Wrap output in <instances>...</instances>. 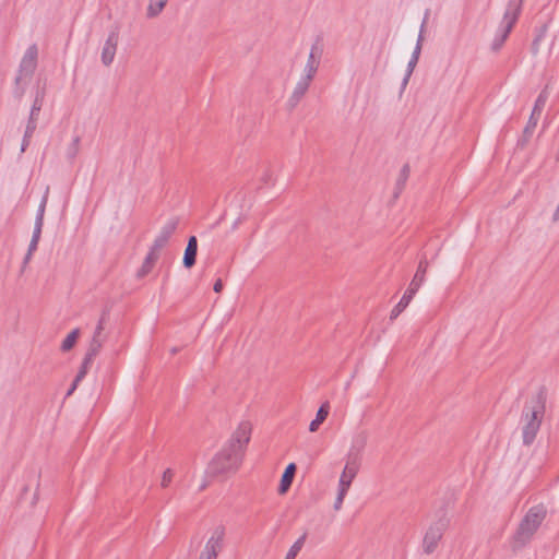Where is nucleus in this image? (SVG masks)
Here are the masks:
<instances>
[{"mask_svg": "<svg viewBox=\"0 0 559 559\" xmlns=\"http://www.w3.org/2000/svg\"><path fill=\"white\" fill-rule=\"evenodd\" d=\"M547 388L540 385L524 404L521 414L523 444L530 447L536 439L546 411Z\"/></svg>", "mask_w": 559, "mask_h": 559, "instance_id": "f257e3e1", "label": "nucleus"}, {"mask_svg": "<svg viewBox=\"0 0 559 559\" xmlns=\"http://www.w3.org/2000/svg\"><path fill=\"white\" fill-rule=\"evenodd\" d=\"M243 456L237 450L224 447L209 462L205 469V477L209 478H226L235 474L241 465Z\"/></svg>", "mask_w": 559, "mask_h": 559, "instance_id": "f03ea898", "label": "nucleus"}, {"mask_svg": "<svg viewBox=\"0 0 559 559\" xmlns=\"http://www.w3.org/2000/svg\"><path fill=\"white\" fill-rule=\"evenodd\" d=\"M545 518L546 509L544 506L538 504L528 509L513 535L512 549L514 551L521 549L531 540Z\"/></svg>", "mask_w": 559, "mask_h": 559, "instance_id": "7ed1b4c3", "label": "nucleus"}, {"mask_svg": "<svg viewBox=\"0 0 559 559\" xmlns=\"http://www.w3.org/2000/svg\"><path fill=\"white\" fill-rule=\"evenodd\" d=\"M522 4L523 0L508 1L501 24L490 46L493 52H498L502 48L506 40L508 39L513 26L515 25L521 14Z\"/></svg>", "mask_w": 559, "mask_h": 559, "instance_id": "20e7f679", "label": "nucleus"}, {"mask_svg": "<svg viewBox=\"0 0 559 559\" xmlns=\"http://www.w3.org/2000/svg\"><path fill=\"white\" fill-rule=\"evenodd\" d=\"M449 523L450 520L448 519L445 511L441 510L437 521L429 525L424 535L423 551L426 555H430L437 549L439 542L441 540L444 532L449 526Z\"/></svg>", "mask_w": 559, "mask_h": 559, "instance_id": "39448f33", "label": "nucleus"}, {"mask_svg": "<svg viewBox=\"0 0 559 559\" xmlns=\"http://www.w3.org/2000/svg\"><path fill=\"white\" fill-rule=\"evenodd\" d=\"M323 55L322 38L318 36L310 48V52L304 69V75L301 78L312 81L320 66V61Z\"/></svg>", "mask_w": 559, "mask_h": 559, "instance_id": "423d86ee", "label": "nucleus"}, {"mask_svg": "<svg viewBox=\"0 0 559 559\" xmlns=\"http://www.w3.org/2000/svg\"><path fill=\"white\" fill-rule=\"evenodd\" d=\"M48 195H49V187H46V190L40 200V203H39V206H38V210L36 213V217H35L34 230H33L31 242L28 245V249H27V252H29V254H33V252L36 251L38 242L40 240L41 230H43V226H44V216H45L46 205L48 202Z\"/></svg>", "mask_w": 559, "mask_h": 559, "instance_id": "0eeeda50", "label": "nucleus"}, {"mask_svg": "<svg viewBox=\"0 0 559 559\" xmlns=\"http://www.w3.org/2000/svg\"><path fill=\"white\" fill-rule=\"evenodd\" d=\"M251 435V425L248 421H242L239 424L236 431L231 435L230 439L226 443V447L237 450L243 456L245 449L250 441Z\"/></svg>", "mask_w": 559, "mask_h": 559, "instance_id": "6e6552de", "label": "nucleus"}, {"mask_svg": "<svg viewBox=\"0 0 559 559\" xmlns=\"http://www.w3.org/2000/svg\"><path fill=\"white\" fill-rule=\"evenodd\" d=\"M224 536V526H217L214 530L212 536L207 539L204 550L201 554L210 558L216 559L219 551L223 549Z\"/></svg>", "mask_w": 559, "mask_h": 559, "instance_id": "1a4fd4ad", "label": "nucleus"}, {"mask_svg": "<svg viewBox=\"0 0 559 559\" xmlns=\"http://www.w3.org/2000/svg\"><path fill=\"white\" fill-rule=\"evenodd\" d=\"M37 56H38L37 46L35 44H33L26 49V51L20 62L17 72H20L21 74H24L25 76L31 78L34 74L36 67H37Z\"/></svg>", "mask_w": 559, "mask_h": 559, "instance_id": "9d476101", "label": "nucleus"}, {"mask_svg": "<svg viewBox=\"0 0 559 559\" xmlns=\"http://www.w3.org/2000/svg\"><path fill=\"white\" fill-rule=\"evenodd\" d=\"M178 225L179 217L169 218L167 223L162 227L159 234L151 246L153 250L159 251L162 248H164L170 239L171 235L176 231Z\"/></svg>", "mask_w": 559, "mask_h": 559, "instance_id": "9b49d317", "label": "nucleus"}, {"mask_svg": "<svg viewBox=\"0 0 559 559\" xmlns=\"http://www.w3.org/2000/svg\"><path fill=\"white\" fill-rule=\"evenodd\" d=\"M360 466V461L355 455H347V461L343 473L340 477L338 486H343V483H346L345 488L350 487L353 479L356 477Z\"/></svg>", "mask_w": 559, "mask_h": 559, "instance_id": "f8f14e48", "label": "nucleus"}, {"mask_svg": "<svg viewBox=\"0 0 559 559\" xmlns=\"http://www.w3.org/2000/svg\"><path fill=\"white\" fill-rule=\"evenodd\" d=\"M118 40V32H110L102 49V62L104 66L108 67L112 63L117 51Z\"/></svg>", "mask_w": 559, "mask_h": 559, "instance_id": "ddd939ff", "label": "nucleus"}, {"mask_svg": "<svg viewBox=\"0 0 559 559\" xmlns=\"http://www.w3.org/2000/svg\"><path fill=\"white\" fill-rule=\"evenodd\" d=\"M311 81L306 80L304 78H300V80L297 82L292 95L289 96L287 100V109L292 111L297 107V105L300 103V100L306 95L307 91L309 90Z\"/></svg>", "mask_w": 559, "mask_h": 559, "instance_id": "4468645a", "label": "nucleus"}, {"mask_svg": "<svg viewBox=\"0 0 559 559\" xmlns=\"http://www.w3.org/2000/svg\"><path fill=\"white\" fill-rule=\"evenodd\" d=\"M104 324H105V317H100V319L95 328V331H94L92 341L90 343V346L87 348V352H86V354H88L93 357H96L98 355V353L103 346V343L105 341V336H103Z\"/></svg>", "mask_w": 559, "mask_h": 559, "instance_id": "2eb2a0df", "label": "nucleus"}, {"mask_svg": "<svg viewBox=\"0 0 559 559\" xmlns=\"http://www.w3.org/2000/svg\"><path fill=\"white\" fill-rule=\"evenodd\" d=\"M198 255V239L195 236H190L188 238L187 247L185 249L182 265L183 267L190 270L197 263Z\"/></svg>", "mask_w": 559, "mask_h": 559, "instance_id": "dca6fc26", "label": "nucleus"}, {"mask_svg": "<svg viewBox=\"0 0 559 559\" xmlns=\"http://www.w3.org/2000/svg\"><path fill=\"white\" fill-rule=\"evenodd\" d=\"M296 471H297V466L295 463H289L286 466V468L281 477V481H280V486H278V493L283 495V493L287 492V490L289 489V487L293 484Z\"/></svg>", "mask_w": 559, "mask_h": 559, "instance_id": "f3484780", "label": "nucleus"}, {"mask_svg": "<svg viewBox=\"0 0 559 559\" xmlns=\"http://www.w3.org/2000/svg\"><path fill=\"white\" fill-rule=\"evenodd\" d=\"M427 259L426 258H423L420 261H419V264H418V267H417V271L408 286L407 289H409V294H416L417 290L419 289L420 285L423 284L424 282V276H425V273H426V269H427Z\"/></svg>", "mask_w": 559, "mask_h": 559, "instance_id": "a211bd4d", "label": "nucleus"}, {"mask_svg": "<svg viewBox=\"0 0 559 559\" xmlns=\"http://www.w3.org/2000/svg\"><path fill=\"white\" fill-rule=\"evenodd\" d=\"M158 257H159L158 251L153 250V248L151 247L148 253L146 254V257L144 259L142 266L140 267V270L136 273V276L141 278V277H144L145 275H147L152 271L155 262L158 260Z\"/></svg>", "mask_w": 559, "mask_h": 559, "instance_id": "6ab92c4d", "label": "nucleus"}, {"mask_svg": "<svg viewBox=\"0 0 559 559\" xmlns=\"http://www.w3.org/2000/svg\"><path fill=\"white\" fill-rule=\"evenodd\" d=\"M329 413H330L329 402L322 403L316 414V418L313 420H311V423L309 425V430L311 432H316L319 429L320 425L326 419V417L329 416Z\"/></svg>", "mask_w": 559, "mask_h": 559, "instance_id": "aec40b11", "label": "nucleus"}, {"mask_svg": "<svg viewBox=\"0 0 559 559\" xmlns=\"http://www.w3.org/2000/svg\"><path fill=\"white\" fill-rule=\"evenodd\" d=\"M409 174H411L409 165L408 164L403 165V167L400 170L396 183H395V188H394V192H393L394 199H397L400 197V194L402 193V191L404 190L406 181L408 180Z\"/></svg>", "mask_w": 559, "mask_h": 559, "instance_id": "412c9836", "label": "nucleus"}, {"mask_svg": "<svg viewBox=\"0 0 559 559\" xmlns=\"http://www.w3.org/2000/svg\"><path fill=\"white\" fill-rule=\"evenodd\" d=\"M366 444H367L366 432L358 433L354 438L352 447H350L347 455H355L358 459V461H360V455H361V452L364 451Z\"/></svg>", "mask_w": 559, "mask_h": 559, "instance_id": "4be33fe9", "label": "nucleus"}, {"mask_svg": "<svg viewBox=\"0 0 559 559\" xmlns=\"http://www.w3.org/2000/svg\"><path fill=\"white\" fill-rule=\"evenodd\" d=\"M549 98V91H548V85H546L542 92L539 93V95L537 96L536 100H535V104H534V107H533V110H532V114L536 115V116H539L542 115L545 106H546V103Z\"/></svg>", "mask_w": 559, "mask_h": 559, "instance_id": "5701e85b", "label": "nucleus"}, {"mask_svg": "<svg viewBox=\"0 0 559 559\" xmlns=\"http://www.w3.org/2000/svg\"><path fill=\"white\" fill-rule=\"evenodd\" d=\"M44 98H45V90H37L35 99L31 107V112H29L31 118L37 119V117L43 108V105H44Z\"/></svg>", "mask_w": 559, "mask_h": 559, "instance_id": "b1692460", "label": "nucleus"}, {"mask_svg": "<svg viewBox=\"0 0 559 559\" xmlns=\"http://www.w3.org/2000/svg\"><path fill=\"white\" fill-rule=\"evenodd\" d=\"M80 333H81L80 329L72 330L67 335V337L62 341L60 349L62 352L71 350L75 346V344H76V342L79 340Z\"/></svg>", "mask_w": 559, "mask_h": 559, "instance_id": "393cba45", "label": "nucleus"}, {"mask_svg": "<svg viewBox=\"0 0 559 559\" xmlns=\"http://www.w3.org/2000/svg\"><path fill=\"white\" fill-rule=\"evenodd\" d=\"M414 296L415 294H409V289H406L403 297L394 306L390 314H401L406 309V307L408 306Z\"/></svg>", "mask_w": 559, "mask_h": 559, "instance_id": "a878e982", "label": "nucleus"}, {"mask_svg": "<svg viewBox=\"0 0 559 559\" xmlns=\"http://www.w3.org/2000/svg\"><path fill=\"white\" fill-rule=\"evenodd\" d=\"M168 0H150L148 7H147V16L148 17H155L157 16L165 5L167 4Z\"/></svg>", "mask_w": 559, "mask_h": 559, "instance_id": "bb28decb", "label": "nucleus"}, {"mask_svg": "<svg viewBox=\"0 0 559 559\" xmlns=\"http://www.w3.org/2000/svg\"><path fill=\"white\" fill-rule=\"evenodd\" d=\"M94 358L95 357H93V356H91L88 354H85V356L83 358V361L81 364V367H80V369H79V371H78V373L75 376L76 377V382H81L85 378V376H86V373L88 371V368H90V366H91V364H92Z\"/></svg>", "mask_w": 559, "mask_h": 559, "instance_id": "cd10ccee", "label": "nucleus"}, {"mask_svg": "<svg viewBox=\"0 0 559 559\" xmlns=\"http://www.w3.org/2000/svg\"><path fill=\"white\" fill-rule=\"evenodd\" d=\"M538 120H539V116L531 114L528 121L523 130V140L524 141H527L532 136L533 131L536 128Z\"/></svg>", "mask_w": 559, "mask_h": 559, "instance_id": "c85d7f7f", "label": "nucleus"}, {"mask_svg": "<svg viewBox=\"0 0 559 559\" xmlns=\"http://www.w3.org/2000/svg\"><path fill=\"white\" fill-rule=\"evenodd\" d=\"M307 534L301 535L289 548L288 552L286 554L285 559H295L298 552L301 550L305 540H306Z\"/></svg>", "mask_w": 559, "mask_h": 559, "instance_id": "c756f323", "label": "nucleus"}, {"mask_svg": "<svg viewBox=\"0 0 559 559\" xmlns=\"http://www.w3.org/2000/svg\"><path fill=\"white\" fill-rule=\"evenodd\" d=\"M23 78L26 76L17 72V75L14 79L13 96L19 100L23 97L25 93V85L22 84Z\"/></svg>", "mask_w": 559, "mask_h": 559, "instance_id": "7c9ffc66", "label": "nucleus"}, {"mask_svg": "<svg viewBox=\"0 0 559 559\" xmlns=\"http://www.w3.org/2000/svg\"><path fill=\"white\" fill-rule=\"evenodd\" d=\"M428 15H429V11L427 10L426 13H425L424 21H423L421 26H420V32H419V35H418V39H417L415 49H414V51L412 53V58H415L417 60L419 59L420 51H421L423 32H424V27H425V24L427 22Z\"/></svg>", "mask_w": 559, "mask_h": 559, "instance_id": "2f4dec72", "label": "nucleus"}, {"mask_svg": "<svg viewBox=\"0 0 559 559\" xmlns=\"http://www.w3.org/2000/svg\"><path fill=\"white\" fill-rule=\"evenodd\" d=\"M546 31H547V26H546V25L542 26V27L538 29V32H537V34H536V36H535V38H534L533 43H532V52H533L534 55H536V53L538 52V50H539V44H540V41L543 40V38L545 37Z\"/></svg>", "mask_w": 559, "mask_h": 559, "instance_id": "473e14b6", "label": "nucleus"}, {"mask_svg": "<svg viewBox=\"0 0 559 559\" xmlns=\"http://www.w3.org/2000/svg\"><path fill=\"white\" fill-rule=\"evenodd\" d=\"M80 136H75L67 148V156L70 160H73L79 153Z\"/></svg>", "mask_w": 559, "mask_h": 559, "instance_id": "72a5a7b5", "label": "nucleus"}, {"mask_svg": "<svg viewBox=\"0 0 559 559\" xmlns=\"http://www.w3.org/2000/svg\"><path fill=\"white\" fill-rule=\"evenodd\" d=\"M343 485L346 486V483H343ZM348 491V488H345L344 486H338V492H337V496H336V499L334 501V510L338 511L341 508H342V504H343V501H344V498L346 496Z\"/></svg>", "mask_w": 559, "mask_h": 559, "instance_id": "f704fd0d", "label": "nucleus"}, {"mask_svg": "<svg viewBox=\"0 0 559 559\" xmlns=\"http://www.w3.org/2000/svg\"><path fill=\"white\" fill-rule=\"evenodd\" d=\"M417 62H418L417 59L411 57V59H409V61L407 63L406 73H405L404 79L402 81V87H405L407 85V83L409 81V78H411V75H412V73H413Z\"/></svg>", "mask_w": 559, "mask_h": 559, "instance_id": "c9c22d12", "label": "nucleus"}, {"mask_svg": "<svg viewBox=\"0 0 559 559\" xmlns=\"http://www.w3.org/2000/svg\"><path fill=\"white\" fill-rule=\"evenodd\" d=\"M37 128V119L28 117L27 124L25 128V138H32Z\"/></svg>", "mask_w": 559, "mask_h": 559, "instance_id": "e433bc0d", "label": "nucleus"}, {"mask_svg": "<svg viewBox=\"0 0 559 559\" xmlns=\"http://www.w3.org/2000/svg\"><path fill=\"white\" fill-rule=\"evenodd\" d=\"M173 471L170 468H167L164 473H163V477H162V487H167L169 485V483L173 479Z\"/></svg>", "mask_w": 559, "mask_h": 559, "instance_id": "4c0bfd02", "label": "nucleus"}, {"mask_svg": "<svg viewBox=\"0 0 559 559\" xmlns=\"http://www.w3.org/2000/svg\"><path fill=\"white\" fill-rule=\"evenodd\" d=\"M79 383L80 382H76V377H75L73 382L71 383L70 388L68 389V391L66 393V397H68V396L73 394V392L76 390Z\"/></svg>", "mask_w": 559, "mask_h": 559, "instance_id": "58836bf2", "label": "nucleus"}, {"mask_svg": "<svg viewBox=\"0 0 559 559\" xmlns=\"http://www.w3.org/2000/svg\"><path fill=\"white\" fill-rule=\"evenodd\" d=\"M32 138H25V134L23 135L22 143H21V152H25L31 143Z\"/></svg>", "mask_w": 559, "mask_h": 559, "instance_id": "ea45409f", "label": "nucleus"}, {"mask_svg": "<svg viewBox=\"0 0 559 559\" xmlns=\"http://www.w3.org/2000/svg\"><path fill=\"white\" fill-rule=\"evenodd\" d=\"M272 180V174L266 170L263 176L261 177V181L264 183V185H269Z\"/></svg>", "mask_w": 559, "mask_h": 559, "instance_id": "a19ab883", "label": "nucleus"}, {"mask_svg": "<svg viewBox=\"0 0 559 559\" xmlns=\"http://www.w3.org/2000/svg\"><path fill=\"white\" fill-rule=\"evenodd\" d=\"M223 282L221 278H218L215 283H214V286H213V289L215 293H221L223 290Z\"/></svg>", "mask_w": 559, "mask_h": 559, "instance_id": "79ce46f5", "label": "nucleus"}, {"mask_svg": "<svg viewBox=\"0 0 559 559\" xmlns=\"http://www.w3.org/2000/svg\"><path fill=\"white\" fill-rule=\"evenodd\" d=\"M31 258H32V254H29V252H26V254H25V257L23 259V267L28 263Z\"/></svg>", "mask_w": 559, "mask_h": 559, "instance_id": "37998d69", "label": "nucleus"}, {"mask_svg": "<svg viewBox=\"0 0 559 559\" xmlns=\"http://www.w3.org/2000/svg\"><path fill=\"white\" fill-rule=\"evenodd\" d=\"M207 487V481H203L199 488L200 491L204 490Z\"/></svg>", "mask_w": 559, "mask_h": 559, "instance_id": "c03bdc74", "label": "nucleus"}, {"mask_svg": "<svg viewBox=\"0 0 559 559\" xmlns=\"http://www.w3.org/2000/svg\"><path fill=\"white\" fill-rule=\"evenodd\" d=\"M177 352H178V349H177L176 347H174V348L171 349V353H173V354H176Z\"/></svg>", "mask_w": 559, "mask_h": 559, "instance_id": "a18cd8bd", "label": "nucleus"}]
</instances>
